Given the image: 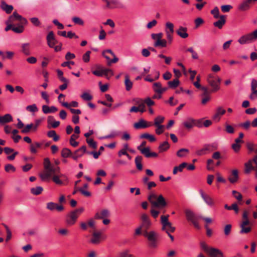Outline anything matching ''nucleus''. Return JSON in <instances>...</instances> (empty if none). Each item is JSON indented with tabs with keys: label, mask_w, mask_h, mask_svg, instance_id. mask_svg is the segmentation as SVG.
Returning a JSON list of instances; mask_svg holds the SVG:
<instances>
[{
	"label": "nucleus",
	"mask_w": 257,
	"mask_h": 257,
	"mask_svg": "<svg viewBox=\"0 0 257 257\" xmlns=\"http://www.w3.org/2000/svg\"><path fill=\"white\" fill-rule=\"evenodd\" d=\"M44 171L40 174V177L43 181H48L52 177V180L57 185L63 184V182L60 178L56 175L57 172H59L60 168L59 167L53 166L49 158H46L44 160Z\"/></svg>",
	"instance_id": "nucleus-1"
},
{
	"label": "nucleus",
	"mask_w": 257,
	"mask_h": 257,
	"mask_svg": "<svg viewBox=\"0 0 257 257\" xmlns=\"http://www.w3.org/2000/svg\"><path fill=\"white\" fill-rule=\"evenodd\" d=\"M148 199L151 203L152 207L161 208L166 207L167 205L162 195L158 196L154 193H151L148 197Z\"/></svg>",
	"instance_id": "nucleus-2"
},
{
	"label": "nucleus",
	"mask_w": 257,
	"mask_h": 257,
	"mask_svg": "<svg viewBox=\"0 0 257 257\" xmlns=\"http://www.w3.org/2000/svg\"><path fill=\"white\" fill-rule=\"evenodd\" d=\"M256 40H257V29L251 33L242 35L237 41L240 45H245L252 43Z\"/></svg>",
	"instance_id": "nucleus-3"
},
{
	"label": "nucleus",
	"mask_w": 257,
	"mask_h": 257,
	"mask_svg": "<svg viewBox=\"0 0 257 257\" xmlns=\"http://www.w3.org/2000/svg\"><path fill=\"white\" fill-rule=\"evenodd\" d=\"M169 215H161L160 222L162 224V230L167 232H173L175 230V227L173 226L169 221Z\"/></svg>",
	"instance_id": "nucleus-4"
},
{
	"label": "nucleus",
	"mask_w": 257,
	"mask_h": 257,
	"mask_svg": "<svg viewBox=\"0 0 257 257\" xmlns=\"http://www.w3.org/2000/svg\"><path fill=\"white\" fill-rule=\"evenodd\" d=\"M207 82L212 87V91L215 92L220 89L221 79L212 74H209L207 77Z\"/></svg>",
	"instance_id": "nucleus-5"
},
{
	"label": "nucleus",
	"mask_w": 257,
	"mask_h": 257,
	"mask_svg": "<svg viewBox=\"0 0 257 257\" xmlns=\"http://www.w3.org/2000/svg\"><path fill=\"white\" fill-rule=\"evenodd\" d=\"M144 236L146 237L149 242V245L151 248H155L158 246V235L156 232L151 231L144 233Z\"/></svg>",
	"instance_id": "nucleus-6"
},
{
	"label": "nucleus",
	"mask_w": 257,
	"mask_h": 257,
	"mask_svg": "<svg viewBox=\"0 0 257 257\" xmlns=\"http://www.w3.org/2000/svg\"><path fill=\"white\" fill-rule=\"evenodd\" d=\"M102 55L107 60L108 65H110L112 63H116L118 61V58L110 49L103 51Z\"/></svg>",
	"instance_id": "nucleus-7"
},
{
	"label": "nucleus",
	"mask_w": 257,
	"mask_h": 257,
	"mask_svg": "<svg viewBox=\"0 0 257 257\" xmlns=\"http://www.w3.org/2000/svg\"><path fill=\"white\" fill-rule=\"evenodd\" d=\"M216 149L217 145L215 144H205L202 149L197 150L196 154L198 156H202Z\"/></svg>",
	"instance_id": "nucleus-8"
},
{
	"label": "nucleus",
	"mask_w": 257,
	"mask_h": 257,
	"mask_svg": "<svg viewBox=\"0 0 257 257\" xmlns=\"http://www.w3.org/2000/svg\"><path fill=\"white\" fill-rule=\"evenodd\" d=\"M78 217L79 215L73 210L67 215L65 222L69 225H73L76 222Z\"/></svg>",
	"instance_id": "nucleus-9"
},
{
	"label": "nucleus",
	"mask_w": 257,
	"mask_h": 257,
	"mask_svg": "<svg viewBox=\"0 0 257 257\" xmlns=\"http://www.w3.org/2000/svg\"><path fill=\"white\" fill-rule=\"evenodd\" d=\"M199 193L204 202L209 207H212L214 205L213 199L208 195L204 193L202 190H199Z\"/></svg>",
	"instance_id": "nucleus-10"
},
{
	"label": "nucleus",
	"mask_w": 257,
	"mask_h": 257,
	"mask_svg": "<svg viewBox=\"0 0 257 257\" xmlns=\"http://www.w3.org/2000/svg\"><path fill=\"white\" fill-rule=\"evenodd\" d=\"M141 218L142 221L141 226L146 229H148L152 225V222L148 215L145 213H143L141 215Z\"/></svg>",
	"instance_id": "nucleus-11"
},
{
	"label": "nucleus",
	"mask_w": 257,
	"mask_h": 257,
	"mask_svg": "<svg viewBox=\"0 0 257 257\" xmlns=\"http://www.w3.org/2000/svg\"><path fill=\"white\" fill-rule=\"evenodd\" d=\"M46 39L47 44L50 48H53L57 43V41L56 40L54 33L52 31H51L48 33Z\"/></svg>",
	"instance_id": "nucleus-12"
},
{
	"label": "nucleus",
	"mask_w": 257,
	"mask_h": 257,
	"mask_svg": "<svg viewBox=\"0 0 257 257\" xmlns=\"http://www.w3.org/2000/svg\"><path fill=\"white\" fill-rule=\"evenodd\" d=\"M46 208L51 211H53L55 209H56L59 212L63 211L64 209V207L62 205H59L53 202H48L47 204Z\"/></svg>",
	"instance_id": "nucleus-13"
},
{
	"label": "nucleus",
	"mask_w": 257,
	"mask_h": 257,
	"mask_svg": "<svg viewBox=\"0 0 257 257\" xmlns=\"http://www.w3.org/2000/svg\"><path fill=\"white\" fill-rule=\"evenodd\" d=\"M101 239V233L100 232H94L92 234L90 242L92 244H97L100 242Z\"/></svg>",
	"instance_id": "nucleus-14"
},
{
	"label": "nucleus",
	"mask_w": 257,
	"mask_h": 257,
	"mask_svg": "<svg viewBox=\"0 0 257 257\" xmlns=\"http://www.w3.org/2000/svg\"><path fill=\"white\" fill-rule=\"evenodd\" d=\"M106 7L110 9L121 8L122 7V5L118 0H110Z\"/></svg>",
	"instance_id": "nucleus-15"
},
{
	"label": "nucleus",
	"mask_w": 257,
	"mask_h": 257,
	"mask_svg": "<svg viewBox=\"0 0 257 257\" xmlns=\"http://www.w3.org/2000/svg\"><path fill=\"white\" fill-rule=\"evenodd\" d=\"M225 112V110L222 107L219 106L216 108L215 113L213 115L212 119L215 121H218L220 120V116L223 115Z\"/></svg>",
	"instance_id": "nucleus-16"
},
{
	"label": "nucleus",
	"mask_w": 257,
	"mask_h": 257,
	"mask_svg": "<svg viewBox=\"0 0 257 257\" xmlns=\"http://www.w3.org/2000/svg\"><path fill=\"white\" fill-rule=\"evenodd\" d=\"M185 215L187 219L191 222L195 219H198L200 218L199 216H197L190 209H186L185 211Z\"/></svg>",
	"instance_id": "nucleus-17"
},
{
	"label": "nucleus",
	"mask_w": 257,
	"mask_h": 257,
	"mask_svg": "<svg viewBox=\"0 0 257 257\" xmlns=\"http://www.w3.org/2000/svg\"><path fill=\"white\" fill-rule=\"evenodd\" d=\"M207 253L211 257H217L218 255L223 256V253L219 249L212 247H210Z\"/></svg>",
	"instance_id": "nucleus-18"
},
{
	"label": "nucleus",
	"mask_w": 257,
	"mask_h": 257,
	"mask_svg": "<svg viewBox=\"0 0 257 257\" xmlns=\"http://www.w3.org/2000/svg\"><path fill=\"white\" fill-rule=\"evenodd\" d=\"M110 212L107 209H103L100 212H97L95 215V218L97 219H103L108 217Z\"/></svg>",
	"instance_id": "nucleus-19"
},
{
	"label": "nucleus",
	"mask_w": 257,
	"mask_h": 257,
	"mask_svg": "<svg viewBox=\"0 0 257 257\" xmlns=\"http://www.w3.org/2000/svg\"><path fill=\"white\" fill-rule=\"evenodd\" d=\"M238 173L236 169L231 171V174L228 177V180L231 183H235L238 179Z\"/></svg>",
	"instance_id": "nucleus-20"
},
{
	"label": "nucleus",
	"mask_w": 257,
	"mask_h": 257,
	"mask_svg": "<svg viewBox=\"0 0 257 257\" xmlns=\"http://www.w3.org/2000/svg\"><path fill=\"white\" fill-rule=\"evenodd\" d=\"M1 8L5 11L7 14H10L13 10V6L12 5H8L5 1L1 2Z\"/></svg>",
	"instance_id": "nucleus-21"
},
{
	"label": "nucleus",
	"mask_w": 257,
	"mask_h": 257,
	"mask_svg": "<svg viewBox=\"0 0 257 257\" xmlns=\"http://www.w3.org/2000/svg\"><path fill=\"white\" fill-rule=\"evenodd\" d=\"M57 108L55 106H51V107H49L46 105H44L42 106V111L45 114L54 113L57 111Z\"/></svg>",
	"instance_id": "nucleus-22"
},
{
	"label": "nucleus",
	"mask_w": 257,
	"mask_h": 257,
	"mask_svg": "<svg viewBox=\"0 0 257 257\" xmlns=\"http://www.w3.org/2000/svg\"><path fill=\"white\" fill-rule=\"evenodd\" d=\"M183 124L184 127L187 129H190L194 127V118L191 117H188L183 121Z\"/></svg>",
	"instance_id": "nucleus-23"
},
{
	"label": "nucleus",
	"mask_w": 257,
	"mask_h": 257,
	"mask_svg": "<svg viewBox=\"0 0 257 257\" xmlns=\"http://www.w3.org/2000/svg\"><path fill=\"white\" fill-rule=\"evenodd\" d=\"M134 127L136 129H141V128H147V125L146 124V121L144 119H140L137 122H135L134 124Z\"/></svg>",
	"instance_id": "nucleus-24"
},
{
	"label": "nucleus",
	"mask_w": 257,
	"mask_h": 257,
	"mask_svg": "<svg viewBox=\"0 0 257 257\" xmlns=\"http://www.w3.org/2000/svg\"><path fill=\"white\" fill-rule=\"evenodd\" d=\"M187 28L183 27H180L178 30H177V34L182 38H186L188 37V34L187 33Z\"/></svg>",
	"instance_id": "nucleus-25"
},
{
	"label": "nucleus",
	"mask_w": 257,
	"mask_h": 257,
	"mask_svg": "<svg viewBox=\"0 0 257 257\" xmlns=\"http://www.w3.org/2000/svg\"><path fill=\"white\" fill-rule=\"evenodd\" d=\"M219 18V20L213 23V25L219 29H221L225 23V17L224 16L221 15Z\"/></svg>",
	"instance_id": "nucleus-26"
},
{
	"label": "nucleus",
	"mask_w": 257,
	"mask_h": 257,
	"mask_svg": "<svg viewBox=\"0 0 257 257\" xmlns=\"http://www.w3.org/2000/svg\"><path fill=\"white\" fill-rule=\"evenodd\" d=\"M13 120V117L10 114H6L0 116V123L4 124L11 122Z\"/></svg>",
	"instance_id": "nucleus-27"
},
{
	"label": "nucleus",
	"mask_w": 257,
	"mask_h": 257,
	"mask_svg": "<svg viewBox=\"0 0 257 257\" xmlns=\"http://www.w3.org/2000/svg\"><path fill=\"white\" fill-rule=\"evenodd\" d=\"M250 8V5L245 1L243 0L238 7L239 10L241 11H246L248 10Z\"/></svg>",
	"instance_id": "nucleus-28"
},
{
	"label": "nucleus",
	"mask_w": 257,
	"mask_h": 257,
	"mask_svg": "<svg viewBox=\"0 0 257 257\" xmlns=\"http://www.w3.org/2000/svg\"><path fill=\"white\" fill-rule=\"evenodd\" d=\"M48 123L51 124L53 128L58 127L60 124V121L54 120V118L52 116H49L48 117Z\"/></svg>",
	"instance_id": "nucleus-29"
},
{
	"label": "nucleus",
	"mask_w": 257,
	"mask_h": 257,
	"mask_svg": "<svg viewBox=\"0 0 257 257\" xmlns=\"http://www.w3.org/2000/svg\"><path fill=\"white\" fill-rule=\"evenodd\" d=\"M120 134V132L113 130L111 131L110 134H109L107 135L104 136L103 137H101V139H108L110 138H114L118 136H119Z\"/></svg>",
	"instance_id": "nucleus-30"
},
{
	"label": "nucleus",
	"mask_w": 257,
	"mask_h": 257,
	"mask_svg": "<svg viewBox=\"0 0 257 257\" xmlns=\"http://www.w3.org/2000/svg\"><path fill=\"white\" fill-rule=\"evenodd\" d=\"M124 84L125 86V89L127 91L130 90L133 86V82L130 80V78L128 75H125Z\"/></svg>",
	"instance_id": "nucleus-31"
},
{
	"label": "nucleus",
	"mask_w": 257,
	"mask_h": 257,
	"mask_svg": "<svg viewBox=\"0 0 257 257\" xmlns=\"http://www.w3.org/2000/svg\"><path fill=\"white\" fill-rule=\"evenodd\" d=\"M33 128L34 130H36L37 128V125H35L34 126L33 123L28 124H27L23 129L22 130V133L23 134L28 133L31 128Z\"/></svg>",
	"instance_id": "nucleus-32"
},
{
	"label": "nucleus",
	"mask_w": 257,
	"mask_h": 257,
	"mask_svg": "<svg viewBox=\"0 0 257 257\" xmlns=\"http://www.w3.org/2000/svg\"><path fill=\"white\" fill-rule=\"evenodd\" d=\"M142 161V156H138L135 158V164L136 165V167L139 170H142L143 169Z\"/></svg>",
	"instance_id": "nucleus-33"
},
{
	"label": "nucleus",
	"mask_w": 257,
	"mask_h": 257,
	"mask_svg": "<svg viewBox=\"0 0 257 257\" xmlns=\"http://www.w3.org/2000/svg\"><path fill=\"white\" fill-rule=\"evenodd\" d=\"M187 166V164L185 162L182 163L178 166H176L174 168L173 173V174H176L179 172H182L183 169Z\"/></svg>",
	"instance_id": "nucleus-34"
},
{
	"label": "nucleus",
	"mask_w": 257,
	"mask_h": 257,
	"mask_svg": "<svg viewBox=\"0 0 257 257\" xmlns=\"http://www.w3.org/2000/svg\"><path fill=\"white\" fill-rule=\"evenodd\" d=\"M22 52L26 55H30L31 54L30 48H29V43H24L22 45Z\"/></svg>",
	"instance_id": "nucleus-35"
},
{
	"label": "nucleus",
	"mask_w": 257,
	"mask_h": 257,
	"mask_svg": "<svg viewBox=\"0 0 257 257\" xmlns=\"http://www.w3.org/2000/svg\"><path fill=\"white\" fill-rule=\"evenodd\" d=\"M245 169L244 172L246 174L250 173V171L253 169V167L252 166V161L249 160L244 164Z\"/></svg>",
	"instance_id": "nucleus-36"
},
{
	"label": "nucleus",
	"mask_w": 257,
	"mask_h": 257,
	"mask_svg": "<svg viewBox=\"0 0 257 257\" xmlns=\"http://www.w3.org/2000/svg\"><path fill=\"white\" fill-rule=\"evenodd\" d=\"M180 83V81L178 78L174 79L172 81H170L168 82V85L170 88H176Z\"/></svg>",
	"instance_id": "nucleus-37"
},
{
	"label": "nucleus",
	"mask_w": 257,
	"mask_h": 257,
	"mask_svg": "<svg viewBox=\"0 0 257 257\" xmlns=\"http://www.w3.org/2000/svg\"><path fill=\"white\" fill-rule=\"evenodd\" d=\"M164 120H165V117L164 116H161V115H159V116H157L154 119V124L155 126L163 125V124H162V123L164 122Z\"/></svg>",
	"instance_id": "nucleus-38"
},
{
	"label": "nucleus",
	"mask_w": 257,
	"mask_h": 257,
	"mask_svg": "<svg viewBox=\"0 0 257 257\" xmlns=\"http://www.w3.org/2000/svg\"><path fill=\"white\" fill-rule=\"evenodd\" d=\"M47 136L50 138H52L55 142H57L59 139V137L56 134L55 131H50L47 133Z\"/></svg>",
	"instance_id": "nucleus-39"
},
{
	"label": "nucleus",
	"mask_w": 257,
	"mask_h": 257,
	"mask_svg": "<svg viewBox=\"0 0 257 257\" xmlns=\"http://www.w3.org/2000/svg\"><path fill=\"white\" fill-rule=\"evenodd\" d=\"M167 31L170 33H174V25L170 22H167L165 25V32H167Z\"/></svg>",
	"instance_id": "nucleus-40"
},
{
	"label": "nucleus",
	"mask_w": 257,
	"mask_h": 257,
	"mask_svg": "<svg viewBox=\"0 0 257 257\" xmlns=\"http://www.w3.org/2000/svg\"><path fill=\"white\" fill-rule=\"evenodd\" d=\"M155 47H165L167 46V41L165 39H160L158 41H155L154 44Z\"/></svg>",
	"instance_id": "nucleus-41"
},
{
	"label": "nucleus",
	"mask_w": 257,
	"mask_h": 257,
	"mask_svg": "<svg viewBox=\"0 0 257 257\" xmlns=\"http://www.w3.org/2000/svg\"><path fill=\"white\" fill-rule=\"evenodd\" d=\"M61 104L67 108H71V107H76L78 106V103L76 101H73L70 103L68 102H61Z\"/></svg>",
	"instance_id": "nucleus-42"
},
{
	"label": "nucleus",
	"mask_w": 257,
	"mask_h": 257,
	"mask_svg": "<svg viewBox=\"0 0 257 257\" xmlns=\"http://www.w3.org/2000/svg\"><path fill=\"white\" fill-rule=\"evenodd\" d=\"M189 153V150L187 149L182 148L178 150L176 155L179 157H184Z\"/></svg>",
	"instance_id": "nucleus-43"
},
{
	"label": "nucleus",
	"mask_w": 257,
	"mask_h": 257,
	"mask_svg": "<svg viewBox=\"0 0 257 257\" xmlns=\"http://www.w3.org/2000/svg\"><path fill=\"white\" fill-rule=\"evenodd\" d=\"M43 189L41 186H37L36 187L32 188L31 189V192L35 195L40 194L43 191Z\"/></svg>",
	"instance_id": "nucleus-44"
},
{
	"label": "nucleus",
	"mask_w": 257,
	"mask_h": 257,
	"mask_svg": "<svg viewBox=\"0 0 257 257\" xmlns=\"http://www.w3.org/2000/svg\"><path fill=\"white\" fill-rule=\"evenodd\" d=\"M140 138L142 139H147L151 142L156 141V138H155V137L153 135H150L148 133H144L142 134L140 136Z\"/></svg>",
	"instance_id": "nucleus-45"
},
{
	"label": "nucleus",
	"mask_w": 257,
	"mask_h": 257,
	"mask_svg": "<svg viewBox=\"0 0 257 257\" xmlns=\"http://www.w3.org/2000/svg\"><path fill=\"white\" fill-rule=\"evenodd\" d=\"M170 147L169 144L168 142L165 141L162 144H160L159 147V150L160 152H163L167 151Z\"/></svg>",
	"instance_id": "nucleus-46"
},
{
	"label": "nucleus",
	"mask_w": 257,
	"mask_h": 257,
	"mask_svg": "<svg viewBox=\"0 0 257 257\" xmlns=\"http://www.w3.org/2000/svg\"><path fill=\"white\" fill-rule=\"evenodd\" d=\"M22 19V16L18 14L16 12H14L12 16L9 17L10 22H13L15 20H19Z\"/></svg>",
	"instance_id": "nucleus-47"
},
{
	"label": "nucleus",
	"mask_w": 257,
	"mask_h": 257,
	"mask_svg": "<svg viewBox=\"0 0 257 257\" xmlns=\"http://www.w3.org/2000/svg\"><path fill=\"white\" fill-rule=\"evenodd\" d=\"M103 75L109 79L111 76L113 75V72L112 70L110 69L103 68Z\"/></svg>",
	"instance_id": "nucleus-48"
},
{
	"label": "nucleus",
	"mask_w": 257,
	"mask_h": 257,
	"mask_svg": "<svg viewBox=\"0 0 257 257\" xmlns=\"http://www.w3.org/2000/svg\"><path fill=\"white\" fill-rule=\"evenodd\" d=\"M224 208L227 210H233L237 214L239 211V209L237 206V205L235 203L232 204L231 206H228L227 204L224 205Z\"/></svg>",
	"instance_id": "nucleus-49"
},
{
	"label": "nucleus",
	"mask_w": 257,
	"mask_h": 257,
	"mask_svg": "<svg viewBox=\"0 0 257 257\" xmlns=\"http://www.w3.org/2000/svg\"><path fill=\"white\" fill-rule=\"evenodd\" d=\"M80 97L84 101H90L93 98L92 96L87 92L83 93Z\"/></svg>",
	"instance_id": "nucleus-50"
},
{
	"label": "nucleus",
	"mask_w": 257,
	"mask_h": 257,
	"mask_svg": "<svg viewBox=\"0 0 257 257\" xmlns=\"http://www.w3.org/2000/svg\"><path fill=\"white\" fill-rule=\"evenodd\" d=\"M71 152L68 148H63L61 151V156L63 158H67L71 156Z\"/></svg>",
	"instance_id": "nucleus-51"
},
{
	"label": "nucleus",
	"mask_w": 257,
	"mask_h": 257,
	"mask_svg": "<svg viewBox=\"0 0 257 257\" xmlns=\"http://www.w3.org/2000/svg\"><path fill=\"white\" fill-rule=\"evenodd\" d=\"M137 103L138 104V109L139 111H140L141 112L143 113L146 111L145 109V104L143 102L142 100H140L137 102Z\"/></svg>",
	"instance_id": "nucleus-52"
},
{
	"label": "nucleus",
	"mask_w": 257,
	"mask_h": 257,
	"mask_svg": "<svg viewBox=\"0 0 257 257\" xmlns=\"http://www.w3.org/2000/svg\"><path fill=\"white\" fill-rule=\"evenodd\" d=\"M240 227L241 228L239 231L240 234L247 233L251 230V227L249 226H242L241 225H240Z\"/></svg>",
	"instance_id": "nucleus-53"
},
{
	"label": "nucleus",
	"mask_w": 257,
	"mask_h": 257,
	"mask_svg": "<svg viewBox=\"0 0 257 257\" xmlns=\"http://www.w3.org/2000/svg\"><path fill=\"white\" fill-rule=\"evenodd\" d=\"M141 153L147 158H150V149L149 147L144 148L141 150Z\"/></svg>",
	"instance_id": "nucleus-54"
},
{
	"label": "nucleus",
	"mask_w": 257,
	"mask_h": 257,
	"mask_svg": "<svg viewBox=\"0 0 257 257\" xmlns=\"http://www.w3.org/2000/svg\"><path fill=\"white\" fill-rule=\"evenodd\" d=\"M5 170L7 172H14L16 171L15 167L12 164H7L5 167Z\"/></svg>",
	"instance_id": "nucleus-55"
},
{
	"label": "nucleus",
	"mask_w": 257,
	"mask_h": 257,
	"mask_svg": "<svg viewBox=\"0 0 257 257\" xmlns=\"http://www.w3.org/2000/svg\"><path fill=\"white\" fill-rule=\"evenodd\" d=\"M231 225L230 224H227L224 226V233L225 236H228L231 232Z\"/></svg>",
	"instance_id": "nucleus-56"
},
{
	"label": "nucleus",
	"mask_w": 257,
	"mask_h": 257,
	"mask_svg": "<svg viewBox=\"0 0 257 257\" xmlns=\"http://www.w3.org/2000/svg\"><path fill=\"white\" fill-rule=\"evenodd\" d=\"M26 109L30 112H35L38 111V108L35 104L28 105L26 107Z\"/></svg>",
	"instance_id": "nucleus-57"
},
{
	"label": "nucleus",
	"mask_w": 257,
	"mask_h": 257,
	"mask_svg": "<svg viewBox=\"0 0 257 257\" xmlns=\"http://www.w3.org/2000/svg\"><path fill=\"white\" fill-rule=\"evenodd\" d=\"M155 126L157 127L155 130V133L157 135H161L164 133L165 131V125H158Z\"/></svg>",
	"instance_id": "nucleus-58"
},
{
	"label": "nucleus",
	"mask_w": 257,
	"mask_h": 257,
	"mask_svg": "<svg viewBox=\"0 0 257 257\" xmlns=\"http://www.w3.org/2000/svg\"><path fill=\"white\" fill-rule=\"evenodd\" d=\"M90 54H91V51H88L83 55L82 59L84 62L87 63L89 61Z\"/></svg>",
	"instance_id": "nucleus-59"
},
{
	"label": "nucleus",
	"mask_w": 257,
	"mask_h": 257,
	"mask_svg": "<svg viewBox=\"0 0 257 257\" xmlns=\"http://www.w3.org/2000/svg\"><path fill=\"white\" fill-rule=\"evenodd\" d=\"M187 51L191 53L192 54V58L193 59H197L198 58V56L197 53L193 50V48L190 47L187 49Z\"/></svg>",
	"instance_id": "nucleus-60"
},
{
	"label": "nucleus",
	"mask_w": 257,
	"mask_h": 257,
	"mask_svg": "<svg viewBox=\"0 0 257 257\" xmlns=\"http://www.w3.org/2000/svg\"><path fill=\"white\" fill-rule=\"evenodd\" d=\"M87 143L89 145L90 147L93 149H96L97 147V144L96 142H95L93 139H87L86 140Z\"/></svg>",
	"instance_id": "nucleus-61"
},
{
	"label": "nucleus",
	"mask_w": 257,
	"mask_h": 257,
	"mask_svg": "<svg viewBox=\"0 0 257 257\" xmlns=\"http://www.w3.org/2000/svg\"><path fill=\"white\" fill-rule=\"evenodd\" d=\"M152 38L155 40V41H158V40H160V39L162 38L163 37V34L162 33H159L157 34H152L151 35Z\"/></svg>",
	"instance_id": "nucleus-62"
},
{
	"label": "nucleus",
	"mask_w": 257,
	"mask_h": 257,
	"mask_svg": "<svg viewBox=\"0 0 257 257\" xmlns=\"http://www.w3.org/2000/svg\"><path fill=\"white\" fill-rule=\"evenodd\" d=\"M72 21L75 24H78L81 26L83 25L84 24L83 21L81 19L77 17H73L72 18Z\"/></svg>",
	"instance_id": "nucleus-63"
},
{
	"label": "nucleus",
	"mask_w": 257,
	"mask_h": 257,
	"mask_svg": "<svg viewBox=\"0 0 257 257\" xmlns=\"http://www.w3.org/2000/svg\"><path fill=\"white\" fill-rule=\"evenodd\" d=\"M211 13L213 15L215 18H218L219 17V9L217 7H215L211 11Z\"/></svg>",
	"instance_id": "nucleus-64"
}]
</instances>
